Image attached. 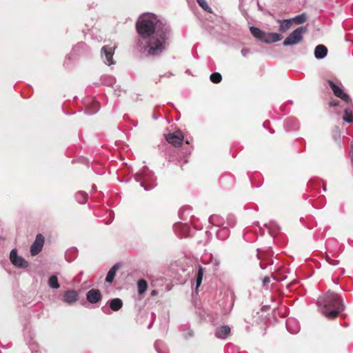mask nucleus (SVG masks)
Instances as JSON below:
<instances>
[{"instance_id": "nucleus-14", "label": "nucleus", "mask_w": 353, "mask_h": 353, "mask_svg": "<svg viewBox=\"0 0 353 353\" xmlns=\"http://www.w3.org/2000/svg\"><path fill=\"white\" fill-rule=\"evenodd\" d=\"M77 299L78 294L75 290H68L63 296V301L70 305L74 303Z\"/></svg>"}, {"instance_id": "nucleus-15", "label": "nucleus", "mask_w": 353, "mask_h": 353, "mask_svg": "<svg viewBox=\"0 0 353 353\" xmlns=\"http://www.w3.org/2000/svg\"><path fill=\"white\" fill-rule=\"evenodd\" d=\"M230 333V327L228 325H223L217 327L215 331V336L221 339H225Z\"/></svg>"}, {"instance_id": "nucleus-30", "label": "nucleus", "mask_w": 353, "mask_h": 353, "mask_svg": "<svg viewBox=\"0 0 353 353\" xmlns=\"http://www.w3.org/2000/svg\"><path fill=\"white\" fill-rule=\"evenodd\" d=\"M196 2L203 10L208 13L212 12V8L208 6L205 0H196Z\"/></svg>"}, {"instance_id": "nucleus-4", "label": "nucleus", "mask_w": 353, "mask_h": 353, "mask_svg": "<svg viewBox=\"0 0 353 353\" xmlns=\"http://www.w3.org/2000/svg\"><path fill=\"white\" fill-rule=\"evenodd\" d=\"M307 31L306 26H301L292 32L284 40V46H293L300 43L303 38V34Z\"/></svg>"}, {"instance_id": "nucleus-27", "label": "nucleus", "mask_w": 353, "mask_h": 353, "mask_svg": "<svg viewBox=\"0 0 353 353\" xmlns=\"http://www.w3.org/2000/svg\"><path fill=\"white\" fill-rule=\"evenodd\" d=\"M250 30L251 34L253 35V37H254L255 38H256L257 39H259L260 41V39L262 37V34L263 33V31H262L261 29H259L256 27H254V26H251L250 28Z\"/></svg>"}, {"instance_id": "nucleus-29", "label": "nucleus", "mask_w": 353, "mask_h": 353, "mask_svg": "<svg viewBox=\"0 0 353 353\" xmlns=\"http://www.w3.org/2000/svg\"><path fill=\"white\" fill-rule=\"evenodd\" d=\"M137 287L139 293L143 294L146 291L148 288V283L145 280L141 279L138 281Z\"/></svg>"}, {"instance_id": "nucleus-36", "label": "nucleus", "mask_w": 353, "mask_h": 353, "mask_svg": "<svg viewBox=\"0 0 353 353\" xmlns=\"http://www.w3.org/2000/svg\"><path fill=\"white\" fill-rule=\"evenodd\" d=\"M234 224H235V221H234V219L233 218L228 219V223H225V225H226L227 228L228 226H230V227L234 226Z\"/></svg>"}, {"instance_id": "nucleus-39", "label": "nucleus", "mask_w": 353, "mask_h": 353, "mask_svg": "<svg viewBox=\"0 0 353 353\" xmlns=\"http://www.w3.org/2000/svg\"><path fill=\"white\" fill-rule=\"evenodd\" d=\"M157 294V290H154L151 292V296H156Z\"/></svg>"}, {"instance_id": "nucleus-10", "label": "nucleus", "mask_w": 353, "mask_h": 353, "mask_svg": "<svg viewBox=\"0 0 353 353\" xmlns=\"http://www.w3.org/2000/svg\"><path fill=\"white\" fill-rule=\"evenodd\" d=\"M281 39L282 36L279 33L263 32L260 41L265 43H272L279 41Z\"/></svg>"}, {"instance_id": "nucleus-46", "label": "nucleus", "mask_w": 353, "mask_h": 353, "mask_svg": "<svg viewBox=\"0 0 353 353\" xmlns=\"http://www.w3.org/2000/svg\"><path fill=\"white\" fill-rule=\"evenodd\" d=\"M152 325V323H150V324L148 326V328H149V329H150V328H151Z\"/></svg>"}, {"instance_id": "nucleus-23", "label": "nucleus", "mask_w": 353, "mask_h": 353, "mask_svg": "<svg viewBox=\"0 0 353 353\" xmlns=\"http://www.w3.org/2000/svg\"><path fill=\"white\" fill-rule=\"evenodd\" d=\"M86 49H87V45L83 42H81V43H79L77 45H76L72 48V51L74 54H76L77 55H80Z\"/></svg>"}, {"instance_id": "nucleus-22", "label": "nucleus", "mask_w": 353, "mask_h": 353, "mask_svg": "<svg viewBox=\"0 0 353 353\" xmlns=\"http://www.w3.org/2000/svg\"><path fill=\"white\" fill-rule=\"evenodd\" d=\"M278 22L280 24L279 26V30L281 32H285L288 30L290 26H292V19H283V20H279Z\"/></svg>"}, {"instance_id": "nucleus-11", "label": "nucleus", "mask_w": 353, "mask_h": 353, "mask_svg": "<svg viewBox=\"0 0 353 353\" xmlns=\"http://www.w3.org/2000/svg\"><path fill=\"white\" fill-rule=\"evenodd\" d=\"M101 292L97 289H92L86 294V299L90 303H97L101 300Z\"/></svg>"}, {"instance_id": "nucleus-47", "label": "nucleus", "mask_w": 353, "mask_h": 353, "mask_svg": "<svg viewBox=\"0 0 353 353\" xmlns=\"http://www.w3.org/2000/svg\"><path fill=\"white\" fill-rule=\"evenodd\" d=\"M92 190H93V191H94V190H95V187H94V186H93V187H92Z\"/></svg>"}, {"instance_id": "nucleus-5", "label": "nucleus", "mask_w": 353, "mask_h": 353, "mask_svg": "<svg viewBox=\"0 0 353 353\" xmlns=\"http://www.w3.org/2000/svg\"><path fill=\"white\" fill-rule=\"evenodd\" d=\"M165 140L174 147H180L184 140L183 133L178 130L173 133H169L165 135Z\"/></svg>"}, {"instance_id": "nucleus-28", "label": "nucleus", "mask_w": 353, "mask_h": 353, "mask_svg": "<svg viewBox=\"0 0 353 353\" xmlns=\"http://www.w3.org/2000/svg\"><path fill=\"white\" fill-rule=\"evenodd\" d=\"M49 286L53 289H58L60 285L58 282L57 276L52 275L49 278L48 280Z\"/></svg>"}, {"instance_id": "nucleus-13", "label": "nucleus", "mask_w": 353, "mask_h": 353, "mask_svg": "<svg viewBox=\"0 0 353 353\" xmlns=\"http://www.w3.org/2000/svg\"><path fill=\"white\" fill-rule=\"evenodd\" d=\"M174 230L176 234L181 238L188 236L189 225L181 223H176L174 225Z\"/></svg>"}, {"instance_id": "nucleus-35", "label": "nucleus", "mask_w": 353, "mask_h": 353, "mask_svg": "<svg viewBox=\"0 0 353 353\" xmlns=\"http://www.w3.org/2000/svg\"><path fill=\"white\" fill-rule=\"evenodd\" d=\"M326 260L332 265H336L339 263V260L332 259L328 255H327V256H326Z\"/></svg>"}, {"instance_id": "nucleus-2", "label": "nucleus", "mask_w": 353, "mask_h": 353, "mask_svg": "<svg viewBox=\"0 0 353 353\" xmlns=\"http://www.w3.org/2000/svg\"><path fill=\"white\" fill-rule=\"evenodd\" d=\"M318 303L321 312L329 319L336 318L345 308L343 299L330 290L319 298Z\"/></svg>"}, {"instance_id": "nucleus-41", "label": "nucleus", "mask_w": 353, "mask_h": 353, "mask_svg": "<svg viewBox=\"0 0 353 353\" xmlns=\"http://www.w3.org/2000/svg\"><path fill=\"white\" fill-rule=\"evenodd\" d=\"M219 264H220L219 261H218V260L215 259V260H214V265H216V266H218V265H219Z\"/></svg>"}, {"instance_id": "nucleus-19", "label": "nucleus", "mask_w": 353, "mask_h": 353, "mask_svg": "<svg viewBox=\"0 0 353 353\" xmlns=\"http://www.w3.org/2000/svg\"><path fill=\"white\" fill-rule=\"evenodd\" d=\"M119 269V264L117 263L114 265L110 270L108 271L106 277H105V281L108 283H112L114 279V276L116 275V272L117 270Z\"/></svg>"}, {"instance_id": "nucleus-34", "label": "nucleus", "mask_w": 353, "mask_h": 353, "mask_svg": "<svg viewBox=\"0 0 353 353\" xmlns=\"http://www.w3.org/2000/svg\"><path fill=\"white\" fill-rule=\"evenodd\" d=\"M107 79H108L107 81H105V80L103 81V83L105 85H111L115 82V79L112 77H107ZM104 79H105V78H104Z\"/></svg>"}, {"instance_id": "nucleus-7", "label": "nucleus", "mask_w": 353, "mask_h": 353, "mask_svg": "<svg viewBox=\"0 0 353 353\" xmlns=\"http://www.w3.org/2000/svg\"><path fill=\"white\" fill-rule=\"evenodd\" d=\"M116 48V46L110 47L108 46H104L101 48V57L103 58L105 57L104 63L108 65H111L114 64V61H113L112 57L114 54V51Z\"/></svg>"}, {"instance_id": "nucleus-31", "label": "nucleus", "mask_w": 353, "mask_h": 353, "mask_svg": "<svg viewBox=\"0 0 353 353\" xmlns=\"http://www.w3.org/2000/svg\"><path fill=\"white\" fill-rule=\"evenodd\" d=\"M99 110V105L98 102H94L92 104V108H88L86 110V112L88 114H93L97 113Z\"/></svg>"}, {"instance_id": "nucleus-33", "label": "nucleus", "mask_w": 353, "mask_h": 353, "mask_svg": "<svg viewBox=\"0 0 353 353\" xmlns=\"http://www.w3.org/2000/svg\"><path fill=\"white\" fill-rule=\"evenodd\" d=\"M270 283V278L269 276H265L262 280L263 288H264L266 290L268 289Z\"/></svg>"}, {"instance_id": "nucleus-6", "label": "nucleus", "mask_w": 353, "mask_h": 353, "mask_svg": "<svg viewBox=\"0 0 353 353\" xmlns=\"http://www.w3.org/2000/svg\"><path fill=\"white\" fill-rule=\"evenodd\" d=\"M10 260L11 263L17 268H28L29 263L22 256L17 254L16 249H13L10 254Z\"/></svg>"}, {"instance_id": "nucleus-42", "label": "nucleus", "mask_w": 353, "mask_h": 353, "mask_svg": "<svg viewBox=\"0 0 353 353\" xmlns=\"http://www.w3.org/2000/svg\"><path fill=\"white\" fill-rule=\"evenodd\" d=\"M260 267L263 270H264V269H265L267 268L266 265H263V263H260Z\"/></svg>"}, {"instance_id": "nucleus-3", "label": "nucleus", "mask_w": 353, "mask_h": 353, "mask_svg": "<svg viewBox=\"0 0 353 353\" xmlns=\"http://www.w3.org/2000/svg\"><path fill=\"white\" fill-rule=\"evenodd\" d=\"M135 179L137 181L140 182L141 186L147 191L152 190L157 185L156 177L152 172L146 168H144L140 173L137 174Z\"/></svg>"}, {"instance_id": "nucleus-9", "label": "nucleus", "mask_w": 353, "mask_h": 353, "mask_svg": "<svg viewBox=\"0 0 353 353\" xmlns=\"http://www.w3.org/2000/svg\"><path fill=\"white\" fill-rule=\"evenodd\" d=\"M44 243V237L42 234L37 235L35 241L30 247V253L32 256L37 255L42 250Z\"/></svg>"}, {"instance_id": "nucleus-44", "label": "nucleus", "mask_w": 353, "mask_h": 353, "mask_svg": "<svg viewBox=\"0 0 353 353\" xmlns=\"http://www.w3.org/2000/svg\"><path fill=\"white\" fill-rule=\"evenodd\" d=\"M102 310H103V312H104L105 313H108V312L105 310V307H102Z\"/></svg>"}, {"instance_id": "nucleus-18", "label": "nucleus", "mask_w": 353, "mask_h": 353, "mask_svg": "<svg viewBox=\"0 0 353 353\" xmlns=\"http://www.w3.org/2000/svg\"><path fill=\"white\" fill-rule=\"evenodd\" d=\"M344 117L343 119L348 123H353V106L347 107L344 111Z\"/></svg>"}, {"instance_id": "nucleus-16", "label": "nucleus", "mask_w": 353, "mask_h": 353, "mask_svg": "<svg viewBox=\"0 0 353 353\" xmlns=\"http://www.w3.org/2000/svg\"><path fill=\"white\" fill-rule=\"evenodd\" d=\"M327 54V49L323 45H318L314 49V56L318 59L325 58Z\"/></svg>"}, {"instance_id": "nucleus-43", "label": "nucleus", "mask_w": 353, "mask_h": 353, "mask_svg": "<svg viewBox=\"0 0 353 353\" xmlns=\"http://www.w3.org/2000/svg\"><path fill=\"white\" fill-rule=\"evenodd\" d=\"M188 334H189V336H192V334H192V331H190V332H188Z\"/></svg>"}, {"instance_id": "nucleus-45", "label": "nucleus", "mask_w": 353, "mask_h": 353, "mask_svg": "<svg viewBox=\"0 0 353 353\" xmlns=\"http://www.w3.org/2000/svg\"><path fill=\"white\" fill-rule=\"evenodd\" d=\"M258 259H259V260H262V258L261 257V256H260L259 254H258Z\"/></svg>"}, {"instance_id": "nucleus-38", "label": "nucleus", "mask_w": 353, "mask_h": 353, "mask_svg": "<svg viewBox=\"0 0 353 353\" xmlns=\"http://www.w3.org/2000/svg\"><path fill=\"white\" fill-rule=\"evenodd\" d=\"M158 345H159L158 342H156L155 344H154V347H155L157 351L158 352V353H168L166 351L164 352H161V351H159V349H158Z\"/></svg>"}, {"instance_id": "nucleus-26", "label": "nucleus", "mask_w": 353, "mask_h": 353, "mask_svg": "<svg viewBox=\"0 0 353 353\" xmlns=\"http://www.w3.org/2000/svg\"><path fill=\"white\" fill-rule=\"evenodd\" d=\"M88 199V194L80 191L76 194V200L81 204L85 203Z\"/></svg>"}, {"instance_id": "nucleus-12", "label": "nucleus", "mask_w": 353, "mask_h": 353, "mask_svg": "<svg viewBox=\"0 0 353 353\" xmlns=\"http://www.w3.org/2000/svg\"><path fill=\"white\" fill-rule=\"evenodd\" d=\"M286 328L291 334H296L300 330L299 323L294 318H289L286 321Z\"/></svg>"}, {"instance_id": "nucleus-40", "label": "nucleus", "mask_w": 353, "mask_h": 353, "mask_svg": "<svg viewBox=\"0 0 353 353\" xmlns=\"http://www.w3.org/2000/svg\"><path fill=\"white\" fill-rule=\"evenodd\" d=\"M330 106H336L338 105V102H330Z\"/></svg>"}, {"instance_id": "nucleus-37", "label": "nucleus", "mask_w": 353, "mask_h": 353, "mask_svg": "<svg viewBox=\"0 0 353 353\" xmlns=\"http://www.w3.org/2000/svg\"><path fill=\"white\" fill-rule=\"evenodd\" d=\"M250 53V50L249 48H243L241 50V54L244 57H247L248 55Z\"/></svg>"}, {"instance_id": "nucleus-1", "label": "nucleus", "mask_w": 353, "mask_h": 353, "mask_svg": "<svg viewBox=\"0 0 353 353\" xmlns=\"http://www.w3.org/2000/svg\"><path fill=\"white\" fill-rule=\"evenodd\" d=\"M139 35L137 50L149 57L161 55L169 46L172 31L167 23L160 21L151 13L139 17L136 23Z\"/></svg>"}, {"instance_id": "nucleus-8", "label": "nucleus", "mask_w": 353, "mask_h": 353, "mask_svg": "<svg viewBox=\"0 0 353 353\" xmlns=\"http://www.w3.org/2000/svg\"><path fill=\"white\" fill-rule=\"evenodd\" d=\"M328 83L334 93V94L341 99L343 101H344L346 103L350 102L351 99L350 96L343 92V90L339 88L337 85H336L332 81L329 80Z\"/></svg>"}, {"instance_id": "nucleus-24", "label": "nucleus", "mask_w": 353, "mask_h": 353, "mask_svg": "<svg viewBox=\"0 0 353 353\" xmlns=\"http://www.w3.org/2000/svg\"><path fill=\"white\" fill-rule=\"evenodd\" d=\"M229 235V230L227 228V226L225 225L221 227V228L216 232V236L219 239L224 240Z\"/></svg>"}, {"instance_id": "nucleus-32", "label": "nucleus", "mask_w": 353, "mask_h": 353, "mask_svg": "<svg viewBox=\"0 0 353 353\" xmlns=\"http://www.w3.org/2000/svg\"><path fill=\"white\" fill-rule=\"evenodd\" d=\"M210 81L214 83H218L221 81L222 77L219 72H214L210 77Z\"/></svg>"}, {"instance_id": "nucleus-25", "label": "nucleus", "mask_w": 353, "mask_h": 353, "mask_svg": "<svg viewBox=\"0 0 353 353\" xmlns=\"http://www.w3.org/2000/svg\"><path fill=\"white\" fill-rule=\"evenodd\" d=\"M291 19L296 25L302 24L307 21V15L305 13H302Z\"/></svg>"}, {"instance_id": "nucleus-20", "label": "nucleus", "mask_w": 353, "mask_h": 353, "mask_svg": "<svg viewBox=\"0 0 353 353\" xmlns=\"http://www.w3.org/2000/svg\"><path fill=\"white\" fill-rule=\"evenodd\" d=\"M109 305L113 311H118L122 307L123 302L121 299L115 298L109 301Z\"/></svg>"}, {"instance_id": "nucleus-17", "label": "nucleus", "mask_w": 353, "mask_h": 353, "mask_svg": "<svg viewBox=\"0 0 353 353\" xmlns=\"http://www.w3.org/2000/svg\"><path fill=\"white\" fill-rule=\"evenodd\" d=\"M209 222L217 227L221 228L225 226V222H223V218L219 215L214 214L210 216L209 218Z\"/></svg>"}, {"instance_id": "nucleus-21", "label": "nucleus", "mask_w": 353, "mask_h": 353, "mask_svg": "<svg viewBox=\"0 0 353 353\" xmlns=\"http://www.w3.org/2000/svg\"><path fill=\"white\" fill-rule=\"evenodd\" d=\"M204 272V268H202L201 265H199L198 271L196 276V286H195V292H197V290L199 287L201 285L202 280H203V276Z\"/></svg>"}]
</instances>
